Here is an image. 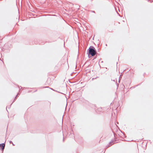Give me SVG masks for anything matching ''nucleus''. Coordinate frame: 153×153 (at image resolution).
<instances>
[{
    "instance_id": "obj_3",
    "label": "nucleus",
    "mask_w": 153,
    "mask_h": 153,
    "mask_svg": "<svg viewBox=\"0 0 153 153\" xmlns=\"http://www.w3.org/2000/svg\"><path fill=\"white\" fill-rule=\"evenodd\" d=\"M102 111V109L101 108H98V109L97 110V112H101Z\"/></svg>"
},
{
    "instance_id": "obj_5",
    "label": "nucleus",
    "mask_w": 153,
    "mask_h": 153,
    "mask_svg": "<svg viewBox=\"0 0 153 153\" xmlns=\"http://www.w3.org/2000/svg\"><path fill=\"white\" fill-rule=\"evenodd\" d=\"M113 142V141L112 140L111 141H110L109 143V144H111V143H112V142Z\"/></svg>"
},
{
    "instance_id": "obj_8",
    "label": "nucleus",
    "mask_w": 153,
    "mask_h": 153,
    "mask_svg": "<svg viewBox=\"0 0 153 153\" xmlns=\"http://www.w3.org/2000/svg\"><path fill=\"white\" fill-rule=\"evenodd\" d=\"M97 77H97L95 78V79H96L97 78Z\"/></svg>"
},
{
    "instance_id": "obj_10",
    "label": "nucleus",
    "mask_w": 153,
    "mask_h": 153,
    "mask_svg": "<svg viewBox=\"0 0 153 153\" xmlns=\"http://www.w3.org/2000/svg\"><path fill=\"white\" fill-rule=\"evenodd\" d=\"M64 141V138L63 137V141Z\"/></svg>"
},
{
    "instance_id": "obj_12",
    "label": "nucleus",
    "mask_w": 153,
    "mask_h": 153,
    "mask_svg": "<svg viewBox=\"0 0 153 153\" xmlns=\"http://www.w3.org/2000/svg\"><path fill=\"white\" fill-rule=\"evenodd\" d=\"M13 145H14L13 143Z\"/></svg>"
},
{
    "instance_id": "obj_9",
    "label": "nucleus",
    "mask_w": 153,
    "mask_h": 153,
    "mask_svg": "<svg viewBox=\"0 0 153 153\" xmlns=\"http://www.w3.org/2000/svg\"><path fill=\"white\" fill-rule=\"evenodd\" d=\"M120 79H119V82H120Z\"/></svg>"
},
{
    "instance_id": "obj_4",
    "label": "nucleus",
    "mask_w": 153,
    "mask_h": 153,
    "mask_svg": "<svg viewBox=\"0 0 153 153\" xmlns=\"http://www.w3.org/2000/svg\"><path fill=\"white\" fill-rule=\"evenodd\" d=\"M19 93H18V94H17L16 95V97H15V99H14V100H13V102H12V103H13V102H14V101L16 100V98H17V97L18 96V95H19Z\"/></svg>"
},
{
    "instance_id": "obj_2",
    "label": "nucleus",
    "mask_w": 153,
    "mask_h": 153,
    "mask_svg": "<svg viewBox=\"0 0 153 153\" xmlns=\"http://www.w3.org/2000/svg\"><path fill=\"white\" fill-rule=\"evenodd\" d=\"M6 142V141L5 142V143H2L1 144H0V147L1 148V150L3 151L5 146V143Z\"/></svg>"
},
{
    "instance_id": "obj_6",
    "label": "nucleus",
    "mask_w": 153,
    "mask_h": 153,
    "mask_svg": "<svg viewBox=\"0 0 153 153\" xmlns=\"http://www.w3.org/2000/svg\"><path fill=\"white\" fill-rule=\"evenodd\" d=\"M10 144H11V143H12V144H13V142H12V141H10Z\"/></svg>"
},
{
    "instance_id": "obj_11",
    "label": "nucleus",
    "mask_w": 153,
    "mask_h": 153,
    "mask_svg": "<svg viewBox=\"0 0 153 153\" xmlns=\"http://www.w3.org/2000/svg\"><path fill=\"white\" fill-rule=\"evenodd\" d=\"M110 146V145H108V147H109V146Z\"/></svg>"
},
{
    "instance_id": "obj_7",
    "label": "nucleus",
    "mask_w": 153,
    "mask_h": 153,
    "mask_svg": "<svg viewBox=\"0 0 153 153\" xmlns=\"http://www.w3.org/2000/svg\"><path fill=\"white\" fill-rule=\"evenodd\" d=\"M91 12H93V13H95V12H94V11H91Z\"/></svg>"
},
{
    "instance_id": "obj_1",
    "label": "nucleus",
    "mask_w": 153,
    "mask_h": 153,
    "mask_svg": "<svg viewBox=\"0 0 153 153\" xmlns=\"http://www.w3.org/2000/svg\"><path fill=\"white\" fill-rule=\"evenodd\" d=\"M88 55H91L92 56H95L97 53V51L93 46H91L88 49Z\"/></svg>"
}]
</instances>
